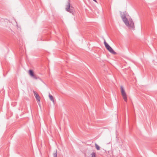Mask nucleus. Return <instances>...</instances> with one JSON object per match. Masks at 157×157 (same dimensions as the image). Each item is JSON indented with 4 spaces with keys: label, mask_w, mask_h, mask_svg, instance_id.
<instances>
[{
    "label": "nucleus",
    "mask_w": 157,
    "mask_h": 157,
    "mask_svg": "<svg viewBox=\"0 0 157 157\" xmlns=\"http://www.w3.org/2000/svg\"><path fill=\"white\" fill-rule=\"evenodd\" d=\"M121 17L125 25L128 27L129 29H134L135 28L134 23L131 18L129 19L128 21L124 13L121 16Z\"/></svg>",
    "instance_id": "nucleus-1"
},
{
    "label": "nucleus",
    "mask_w": 157,
    "mask_h": 157,
    "mask_svg": "<svg viewBox=\"0 0 157 157\" xmlns=\"http://www.w3.org/2000/svg\"><path fill=\"white\" fill-rule=\"evenodd\" d=\"M66 10L69 13L74 15L75 10L72 6H71L70 1V0H68L67 2V5L66 8Z\"/></svg>",
    "instance_id": "nucleus-2"
},
{
    "label": "nucleus",
    "mask_w": 157,
    "mask_h": 157,
    "mask_svg": "<svg viewBox=\"0 0 157 157\" xmlns=\"http://www.w3.org/2000/svg\"><path fill=\"white\" fill-rule=\"evenodd\" d=\"M104 44L106 49L111 53L116 55L117 53L115 52L111 47L104 40Z\"/></svg>",
    "instance_id": "nucleus-3"
},
{
    "label": "nucleus",
    "mask_w": 157,
    "mask_h": 157,
    "mask_svg": "<svg viewBox=\"0 0 157 157\" xmlns=\"http://www.w3.org/2000/svg\"><path fill=\"white\" fill-rule=\"evenodd\" d=\"M121 94L123 98L125 101L127 102L128 100L125 91L122 86H121Z\"/></svg>",
    "instance_id": "nucleus-4"
},
{
    "label": "nucleus",
    "mask_w": 157,
    "mask_h": 157,
    "mask_svg": "<svg viewBox=\"0 0 157 157\" xmlns=\"http://www.w3.org/2000/svg\"><path fill=\"white\" fill-rule=\"evenodd\" d=\"M28 73L30 76L34 79H37V78L36 77L34 74L33 71L31 69H30Z\"/></svg>",
    "instance_id": "nucleus-5"
},
{
    "label": "nucleus",
    "mask_w": 157,
    "mask_h": 157,
    "mask_svg": "<svg viewBox=\"0 0 157 157\" xmlns=\"http://www.w3.org/2000/svg\"><path fill=\"white\" fill-rule=\"evenodd\" d=\"M33 93L34 94V96L37 100V101L38 105H39V94L33 90Z\"/></svg>",
    "instance_id": "nucleus-6"
},
{
    "label": "nucleus",
    "mask_w": 157,
    "mask_h": 157,
    "mask_svg": "<svg viewBox=\"0 0 157 157\" xmlns=\"http://www.w3.org/2000/svg\"><path fill=\"white\" fill-rule=\"evenodd\" d=\"M49 97L50 99L53 102H54V100L52 96L50 94H49Z\"/></svg>",
    "instance_id": "nucleus-7"
},
{
    "label": "nucleus",
    "mask_w": 157,
    "mask_h": 157,
    "mask_svg": "<svg viewBox=\"0 0 157 157\" xmlns=\"http://www.w3.org/2000/svg\"><path fill=\"white\" fill-rule=\"evenodd\" d=\"M53 155L54 157H57V151L56 149V150L53 153Z\"/></svg>",
    "instance_id": "nucleus-8"
},
{
    "label": "nucleus",
    "mask_w": 157,
    "mask_h": 157,
    "mask_svg": "<svg viewBox=\"0 0 157 157\" xmlns=\"http://www.w3.org/2000/svg\"><path fill=\"white\" fill-rule=\"evenodd\" d=\"M91 157H96V153L94 152H92L91 154Z\"/></svg>",
    "instance_id": "nucleus-9"
},
{
    "label": "nucleus",
    "mask_w": 157,
    "mask_h": 157,
    "mask_svg": "<svg viewBox=\"0 0 157 157\" xmlns=\"http://www.w3.org/2000/svg\"><path fill=\"white\" fill-rule=\"evenodd\" d=\"M95 148L97 150H100V147L97 144H95Z\"/></svg>",
    "instance_id": "nucleus-10"
},
{
    "label": "nucleus",
    "mask_w": 157,
    "mask_h": 157,
    "mask_svg": "<svg viewBox=\"0 0 157 157\" xmlns=\"http://www.w3.org/2000/svg\"><path fill=\"white\" fill-rule=\"evenodd\" d=\"M93 0L94 1V2H97V1L96 0Z\"/></svg>",
    "instance_id": "nucleus-11"
}]
</instances>
